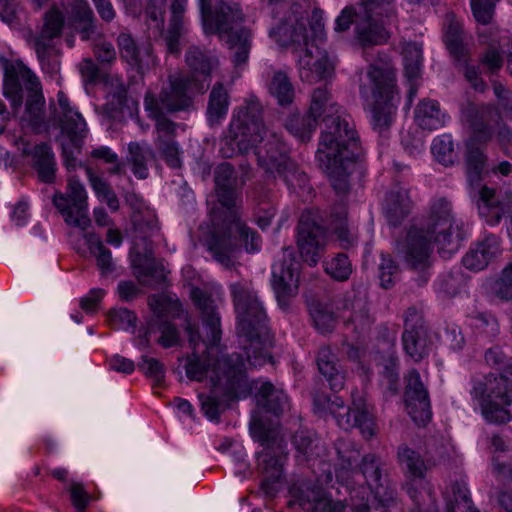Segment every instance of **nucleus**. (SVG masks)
I'll return each mask as SVG.
<instances>
[{"label": "nucleus", "mask_w": 512, "mask_h": 512, "mask_svg": "<svg viewBox=\"0 0 512 512\" xmlns=\"http://www.w3.org/2000/svg\"><path fill=\"white\" fill-rule=\"evenodd\" d=\"M317 127L316 120L308 112L304 116L292 114L285 121V128L302 142L309 141Z\"/></svg>", "instance_id": "obj_48"}, {"label": "nucleus", "mask_w": 512, "mask_h": 512, "mask_svg": "<svg viewBox=\"0 0 512 512\" xmlns=\"http://www.w3.org/2000/svg\"><path fill=\"white\" fill-rule=\"evenodd\" d=\"M65 18L61 11L52 8L46 12L44 24L40 34L35 38V51L42 69L49 73H54L59 69V63L54 58L56 49L52 40L61 35L64 27Z\"/></svg>", "instance_id": "obj_21"}, {"label": "nucleus", "mask_w": 512, "mask_h": 512, "mask_svg": "<svg viewBox=\"0 0 512 512\" xmlns=\"http://www.w3.org/2000/svg\"><path fill=\"white\" fill-rule=\"evenodd\" d=\"M402 345L406 355L415 362L422 361L432 351L431 332L422 312L415 307H409L404 313Z\"/></svg>", "instance_id": "obj_17"}, {"label": "nucleus", "mask_w": 512, "mask_h": 512, "mask_svg": "<svg viewBox=\"0 0 512 512\" xmlns=\"http://www.w3.org/2000/svg\"><path fill=\"white\" fill-rule=\"evenodd\" d=\"M83 239L89 249V252L96 260V266L100 270L102 277L111 275L116 265L112 257V252L108 249L101 238L93 232L83 233Z\"/></svg>", "instance_id": "obj_38"}, {"label": "nucleus", "mask_w": 512, "mask_h": 512, "mask_svg": "<svg viewBox=\"0 0 512 512\" xmlns=\"http://www.w3.org/2000/svg\"><path fill=\"white\" fill-rule=\"evenodd\" d=\"M310 315L316 329L320 333L331 332L335 326V318L331 311L321 304H314L310 308Z\"/></svg>", "instance_id": "obj_61"}, {"label": "nucleus", "mask_w": 512, "mask_h": 512, "mask_svg": "<svg viewBox=\"0 0 512 512\" xmlns=\"http://www.w3.org/2000/svg\"><path fill=\"white\" fill-rule=\"evenodd\" d=\"M214 181L221 208L212 211V231L207 245L217 262L231 268L234 265L232 255L239 248V241L248 253H255L262 247V238L242 220L237 206L246 179L239 178L234 167L225 162L215 168Z\"/></svg>", "instance_id": "obj_2"}, {"label": "nucleus", "mask_w": 512, "mask_h": 512, "mask_svg": "<svg viewBox=\"0 0 512 512\" xmlns=\"http://www.w3.org/2000/svg\"><path fill=\"white\" fill-rule=\"evenodd\" d=\"M411 201L407 189L396 187L385 199V216L391 226L399 225L410 213Z\"/></svg>", "instance_id": "obj_34"}, {"label": "nucleus", "mask_w": 512, "mask_h": 512, "mask_svg": "<svg viewBox=\"0 0 512 512\" xmlns=\"http://www.w3.org/2000/svg\"><path fill=\"white\" fill-rule=\"evenodd\" d=\"M403 61L406 76L412 80L420 75L422 67V45L417 42H408L403 48Z\"/></svg>", "instance_id": "obj_52"}, {"label": "nucleus", "mask_w": 512, "mask_h": 512, "mask_svg": "<svg viewBox=\"0 0 512 512\" xmlns=\"http://www.w3.org/2000/svg\"><path fill=\"white\" fill-rule=\"evenodd\" d=\"M268 89L279 105L286 106L293 102L295 96L294 87L283 71H276L273 74Z\"/></svg>", "instance_id": "obj_49"}, {"label": "nucleus", "mask_w": 512, "mask_h": 512, "mask_svg": "<svg viewBox=\"0 0 512 512\" xmlns=\"http://www.w3.org/2000/svg\"><path fill=\"white\" fill-rule=\"evenodd\" d=\"M154 145L161 158L166 162V164L169 167L173 169H178L182 166V161L180 157L181 149L178 142L172 144L161 143Z\"/></svg>", "instance_id": "obj_64"}, {"label": "nucleus", "mask_w": 512, "mask_h": 512, "mask_svg": "<svg viewBox=\"0 0 512 512\" xmlns=\"http://www.w3.org/2000/svg\"><path fill=\"white\" fill-rule=\"evenodd\" d=\"M59 107L61 109V130L70 139V145H63V158L66 167L75 169L76 159L70 148L79 149L82 139L87 134V125L82 115L70 104L68 97L63 93L57 94Z\"/></svg>", "instance_id": "obj_20"}, {"label": "nucleus", "mask_w": 512, "mask_h": 512, "mask_svg": "<svg viewBox=\"0 0 512 512\" xmlns=\"http://www.w3.org/2000/svg\"><path fill=\"white\" fill-rule=\"evenodd\" d=\"M327 244V230L318 221L316 213H302L298 223L297 246L301 258L309 266L318 264Z\"/></svg>", "instance_id": "obj_16"}, {"label": "nucleus", "mask_w": 512, "mask_h": 512, "mask_svg": "<svg viewBox=\"0 0 512 512\" xmlns=\"http://www.w3.org/2000/svg\"><path fill=\"white\" fill-rule=\"evenodd\" d=\"M30 155L39 179L44 183L54 182L56 162L52 148L46 143H40L33 148Z\"/></svg>", "instance_id": "obj_39"}, {"label": "nucleus", "mask_w": 512, "mask_h": 512, "mask_svg": "<svg viewBox=\"0 0 512 512\" xmlns=\"http://www.w3.org/2000/svg\"><path fill=\"white\" fill-rule=\"evenodd\" d=\"M477 207L487 224L497 225L512 210V193H497L493 188L482 186L478 192Z\"/></svg>", "instance_id": "obj_24"}, {"label": "nucleus", "mask_w": 512, "mask_h": 512, "mask_svg": "<svg viewBox=\"0 0 512 512\" xmlns=\"http://www.w3.org/2000/svg\"><path fill=\"white\" fill-rule=\"evenodd\" d=\"M498 0H471L473 16L478 23L489 24L494 16Z\"/></svg>", "instance_id": "obj_62"}, {"label": "nucleus", "mask_w": 512, "mask_h": 512, "mask_svg": "<svg viewBox=\"0 0 512 512\" xmlns=\"http://www.w3.org/2000/svg\"><path fill=\"white\" fill-rule=\"evenodd\" d=\"M500 238L486 235L472 246L462 258L463 265L472 271H481L500 254Z\"/></svg>", "instance_id": "obj_27"}, {"label": "nucleus", "mask_w": 512, "mask_h": 512, "mask_svg": "<svg viewBox=\"0 0 512 512\" xmlns=\"http://www.w3.org/2000/svg\"><path fill=\"white\" fill-rule=\"evenodd\" d=\"M464 238V223L454 218L451 203L439 198L432 202L426 224L411 227L397 249L408 267L424 270L430 265L433 244L445 256L455 252Z\"/></svg>", "instance_id": "obj_4"}, {"label": "nucleus", "mask_w": 512, "mask_h": 512, "mask_svg": "<svg viewBox=\"0 0 512 512\" xmlns=\"http://www.w3.org/2000/svg\"><path fill=\"white\" fill-rule=\"evenodd\" d=\"M281 178L289 190L296 191L305 189L308 186V177L306 173L301 171L296 163L290 160L283 168L276 174V178Z\"/></svg>", "instance_id": "obj_56"}, {"label": "nucleus", "mask_w": 512, "mask_h": 512, "mask_svg": "<svg viewBox=\"0 0 512 512\" xmlns=\"http://www.w3.org/2000/svg\"><path fill=\"white\" fill-rule=\"evenodd\" d=\"M405 381L404 401L407 413L417 425H426L432 418L427 386L416 369L409 370Z\"/></svg>", "instance_id": "obj_22"}, {"label": "nucleus", "mask_w": 512, "mask_h": 512, "mask_svg": "<svg viewBox=\"0 0 512 512\" xmlns=\"http://www.w3.org/2000/svg\"><path fill=\"white\" fill-rule=\"evenodd\" d=\"M329 227L336 235V239L342 248L349 249L356 244L357 237L355 232L349 227L347 208L344 204L336 205L331 210Z\"/></svg>", "instance_id": "obj_37"}, {"label": "nucleus", "mask_w": 512, "mask_h": 512, "mask_svg": "<svg viewBox=\"0 0 512 512\" xmlns=\"http://www.w3.org/2000/svg\"><path fill=\"white\" fill-rule=\"evenodd\" d=\"M3 67V93L14 109L21 107L26 95L27 111L37 116L44 105L42 86L37 75L21 60L1 57Z\"/></svg>", "instance_id": "obj_10"}, {"label": "nucleus", "mask_w": 512, "mask_h": 512, "mask_svg": "<svg viewBox=\"0 0 512 512\" xmlns=\"http://www.w3.org/2000/svg\"><path fill=\"white\" fill-rule=\"evenodd\" d=\"M431 152L435 159L445 166H451L457 160V152L450 134H442L434 138Z\"/></svg>", "instance_id": "obj_50"}, {"label": "nucleus", "mask_w": 512, "mask_h": 512, "mask_svg": "<svg viewBox=\"0 0 512 512\" xmlns=\"http://www.w3.org/2000/svg\"><path fill=\"white\" fill-rule=\"evenodd\" d=\"M155 159V153L146 142H130L128 144L127 163L131 165L134 176L146 179L149 176V163Z\"/></svg>", "instance_id": "obj_36"}, {"label": "nucleus", "mask_w": 512, "mask_h": 512, "mask_svg": "<svg viewBox=\"0 0 512 512\" xmlns=\"http://www.w3.org/2000/svg\"><path fill=\"white\" fill-rule=\"evenodd\" d=\"M463 285V277L459 272L442 274L436 283L437 292L445 298L456 296Z\"/></svg>", "instance_id": "obj_60"}, {"label": "nucleus", "mask_w": 512, "mask_h": 512, "mask_svg": "<svg viewBox=\"0 0 512 512\" xmlns=\"http://www.w3.org/2000/svg\"><path fill=\"white\" fill-rule=\"evenodd\" d=\"M455 65L463 72L466 80L470 83V85L479 91H483L485 84L483 79L480 76L479 67L476 65H471L468 63V53H465L463 57V61L454 60Z\"/></svg>", "instance_id": "obj_63"}, {"label": "nucleus", "mask_w": 512, "mask_h": 512, "mask_svg": "<svg viewBox=\"0 0 512 512\" xmlns=\"http://www.w3.org/2000/svg\"><path fill=\"white\" fill-rule=\"evenodd\" d=\"M185 62L191 71L189 76H195L210 85L212 72L219 66V59L211 50L191 46L185 53Z\"/></svg>", "instance_id": "obj_28"}, {"label": "nucleus", "mask_w": 512, "mask_h": 512, "mask_svg": "<svg viewBox=\"0 0 512 512\" xmlns=\"http://www.w3.org/2000/svg\"><path fill=\"white\" fill-rule=\"evenodd\" d=\"M203 29L206 34H218L229 50L232 62L239 66L248 61L252 47V32L241 27L232 29L230 25L243 20V12L238 4L225 0H197Z\"/></svg>", "instance_id": "obj_6"}, {"label": "nucleus", "mask_w": 512, "mask_h": 512, "mask_svg": "<svg viewBox=\"0 0 512 512\" xmlns=\"http://www.w3.org/2000/svg\"><path fill=\"white\" fill-rule=\"evenodd\" d=\"M298 268L299 263L295 259L294 250L291 247H284L282 259L272 266V287L282 308L287 307L298 293Z\"/></svg>", "instance_id": "obj_19"}, {"label": "nucleus", "mask_w": 512, "mask_h": 512, "mask_svg": "<svg viewBox=\"0 0 512 512\" xmlns=\"http://www.w3.org/2000/svg\"><path fill=\"white\" fill-rule=\"evenodd\" d=\"M85 171L97 197L101 201L106 202L112 211H117L119 208V201L110 185L102 178L94 175L89 167H86Z\"/></svg>", "instance_id": "obj_54"}, {"label": "nucleus", "mask_w": 512, "mask_h": 512, "mask_svg": "<svg viewBox=\"0 0 512 512\" xmlns=\"http://www.w3.org/2000/svg\"><path fill=\"white\" fill-rule=\"evenodd\" d=\"M462 117L472 131L470 139L486 145L494 134L491 123L499 118V113L491 104L468 103L462 108Z\"/></svg>", "instance_id": "obj_23"}, {"label": "nucleus", "mask_w": 512, "mask_h": 512, "mask_svg": "<svg viewBox=\"0 0 512 512\" xmlns=\"http://www.w3.org/2000/svg\"><path fill=\"white\" fill-rule=\"evenodd\" d=\"M192 298L196 306L202 311L203 324L207 330L208 343L206 350L218 345L221 340V321L214 300L199 288L192 290Z\"/></svg>", "instance_id": "obj_26"}, {"label": "nucleus", "mask_w": 512, "mask_h": 512, "mask_svg": "<svg viewBox=\"0 0 512 512\" xmlns=\"http://www.w3.org/2000/svg\"><path fill=\"white\" fill-rule=\"evenodd\" d=\"M116 44L120 58L139 72L157 64V58L153 54L151 45H139L132 34L127 31H122L117 36Z\"/></svg>", "instance_id": "obj_25"}, {"label": "nucleus", "mask_w": 512, "mask_h": 512, "mask_svg": "<svg viewBox=\"0 0 512 512\" xmlns=\"http://www.w3.org/2000/svg\"><path fill=\"white\" fill-rule=\"evenodd\" d=\"M306 18H290L288 21L273 27L269 36L280 46L294 47L297 54V67L300 79L303 82L314 84L330 77L334 71V63L328 52L321 47L324 25L316 19L310 24L313 38L310 39L306 27Z\"/></svg>", "instance_id": "obj_5"}, {"label": "nucleus", "mask_w": 512, "mask_h": 512, "mask_svg": "<svg viewBox=\"0 0 512 512\" xmlns=\"http://www.w3.org/2000/svg\"><path fill=\"white\" fill-rule=\"evenodd\" d=\"M313 404L316 413L321 416L331 414L337 425L344 430L359 428L365 438H370L375 433L373 416L365 405L360 406L354 403L356 407L351 409L345 405L341 397L331 398L325 394L315 395Z\"/></svg>", "instance_id": "obj_15"}, {"label": "nucleus", "mask_w": 512, "mask_h": 512, "mask_svg": "<svg viewBox=\"0 0 512 512\" xmlns=\"http://www.w3.org/2000/svg\"><path fill=\"white\" fill-rule=\"evenodd\" d=\"M414 119L420 128L432 131L444 127L450 117L441 110L438 101L425 98L417 104Z\"/></svg>", "instance_id": "obj_31"}, {"label": "nucleus", "mask_w": 512, "mask_h": 512, "mask_svg": "<svg viewBox=\"0 0 512 512\" xmlns=\"http://www.w3.org/2000/svg\"><path fill=\"white\" fill-rule=\"evenodd\" d=\"M69 22L81 35L82 40H89L95 33V17L87 0H73L69 11Z\"/></svg>", "instance_id": "obj_35"}, {"label": "nucleus", "mask_w": 512, "mask_h": 512, "mask_svg": "<svg viewBox=\"0 0 512 512\" xmlns=\"http://www.w3.org/2000/svg\"><path fill=\"white\" fill-rule=\"evenodd\" d=\"M308 114L317 124L319 120L325 123L316 160L335 192L344 196L350 191L352 176L362 169L359 161L362 148L354 121L326 87L312 90Z\"/></svg>", "instance_id": "obj_1"}, {"label": "nucleus", "mask_w": 512, "mask_h": 512, "mask_svg": "<svg viewBox=\"0 0 512 512\" xmlns=\"http://www.w3.org/2000/svg\"><path fill=\"white\" fill-rule=\"evenodd\" d=\"M53 204L62 215L65 223L85 231L91 220L87 214V193L78 179L69 178L66 195L56 193Z\"/></svg>", "instance_id": "obj_18"}, {"label": "nucleus", "mask_w": 512, "mask_h": 512, "mask_svg": "<svg viewBox=\"0 0 512 512\" xmlns=\"http://www.w3.org/2000/svg\"><path fill=\"white\" fill-rule=\"evenodd\" d=\"M477 140L469 139L466 143V173L469 183H478L482 179V173L487 163L484 148L479 146Z\"/></svg>", "instance_id": "obj_41"}, {"label": "nucleus", "mask_w": 512, "mask_h": 512, "mask_svg": "<svg viewBox=\"0 0 512 512\" xmlns=\"http://www.w3.org/2000/svg\"><path fill=\"white\" fill-rule=\"evenodd\" d=\"M451 492L452 497L448 494L445 495L446 512H456V509H460L461 506H463L467 512H479L472 507L469 491L464 484L454 483L451 486Z\"/></svg>", "instance_id": "obj_55"}, {"label": "nucleus", "mask_w": 512, "mask_h": 512, "mask_svg": "<svg viewBox=\"0 0 512 512\" xmlns=\"http://www.w3.org/2000/svg\"><path fill=\"white\" fill-rule=\"evenodd\" d=\"M155 120V138L154 144L175 143L177 142V130L183 125L176 123L166 116L150 117Z\"/></svg>", "instance_id": "obj_57"}, {"label": "nucleus", "mask_w": 512, "mask_h": 512, "mask_svg": "<svg viewBox=\"0 0 512 512\" xmlns=\"http://www.w3.org/2000/svg\"><path fill=\"white\" fill-rule=\"evenodd\" d=\"M469 323L474 332L488 340L494 339L500 333L497 316L490 311H474L469 315Z\"/></svg>", "instance_id": "obj_45"}, {"label": "nucleus", "mask_w": 512, "mask_h": 512, "mask_svg": "<svg viewBox=\"0 0 512 512\" xmlns=\"http://www.w3.org/2000/svg\"><path fill=\"white\" fill-rule=\"evenodd\" d=\"M150 331L160 333L157 341L164 348L176 346L180 341L179 332L175 325L160 316L151 320Z\"/></svg>", "instance_id": "obj_53"}, {"label": "nucleus", "mask_w": 512, "mask_h": 512, "mask_svg": "<svg viewBox=\"0 0 512 512\" xmlns=\"http://www.w3.org/2000/svg\"><path fill=\"white\" fill-rule=\"evenodd\" d=\"M237 315V334L250 342L245 347L247 363L251 367L262 366L270 360L269 353L259 348L258 338L266 328L267 315L257 293L248 282L229 285Z\"/></svg>", "instance_id": "obj_7"}, {"label": "nucleus", "mask_w": 512, "mask_h": 512, "mask_svg": "<svg viewBox=\"0 0 512 512\" xmlns=\"http://www.w3.org/2000/svg\"><path fill=\"white\" fill-rule=\"evenodd\" d=\"M398 460L407 476L413 480H422L425 475L426 466L421 455L406 445L398 448Z\"/></svg>", "instance_id": "obj_46"}, {"label": "nucleus", "mask_w": 512, "mask_h": 512, "mask_svg": "<svg viewBox=\"0 0 512 512\" xmlns=\"http://www.w3.org/2000/svg\"><path fill=\"white\" fill-rule=\"evenodd\" d=\"M462 25L452 14H447L444 23V42L454 60L463 61L466 48L463 45Z\"/></svg>", "instance_id": "obj_42"}, {"label": "nucleus", "mask_w": 512, "mask_h": 512, "mask_svg": "<svg viewBox=\"0 0 512 512\" xmlns=\"http://www.w3.org/2000/svg\"><path fill=\"white\" fill-rule=\"evenodd\" d=\"M208 88L205 81L195 76L175 73L168 76L167 84L163 85L158 95L146 92L144 107L148 117L165 116L166 114L187 111L193 106V96L203 94Z\"/></svg>", "instance_id": "obj_9"}, {"label": "nucleus", "mask_w": 512, "mask_h": 512, "mask_svg": "<svg viewBox=\"0 0 512 512\" xmlns=\"http://www.w3.org/2000/svg\"><path fill=\"white\" fill-rule=\"evenodd\" d=\"M282 457L275 456L269 451L258 453V469L263 475L261 489L267 496H274L277 491V484L282 476Z\"/></svg>", "instance_id": "obj_30"}, {"label": "nucleus", "mask_w": 512, "mask_h": 512, "mask_svg": "<svg viewBox=\"0 0 512 512\" xmlns=\"http://www.w3.org/2000/svg\"><path fill=\"white\" fill-rule=\"evenodd\" d=\"M229 356L230 355L222 356L217 359L213 365H211L208 356H205L204 359H202L199 356L198 351H193L187 360L186 375L189 379L195 381H202L207 376L211 379V376L214 374L213 372H215L218 367L219 361Z\"/></svg>", "instance_id": "obj_47"}, {"label": "nucleus", "mask_w": 512, "mask_h": 512, "mask_svg": "<svg viewBox=\"0 0 512 512\" xmlns=\"http://www.w3.org/2000/svg\"><path fill=\"white\" fill-rule=\"evenodd\" d=\"M325 271L335 280L345 281L352 273V265L346 254L339 253L325 263Z\"/></svg>", "instance_id": "obj_59"}, {"label": "nucleus", "mask_w": 512, "mask_h": 512, "mask_svg": "<svg viewBox=\"0 0 512 512\" xmlns=\"http://www.w3.org/2000/svg\"><path fill=\"white\" fill-rule=\"evenodd\" d=\"M230 105V95L222 82H216L210 93L206 118L210 127L218 126L226 118Z\"/></svg>", "instance_id": "obj_33"}, {"label": "nucleus", "mask_w": 512, "mask_h": 512, "mask_svg": "<svg viewBox=\"0 0 512 512\" xmlns=\"http://www.w3.org/2000/svg\"><path fill=\"white\" fill-rule=\"evenodd\" d=\"M293 445L302 457V460L310 461L323 455L325 450L321 440L309 430H299L293 436Z\"/></svg>", "instance_id": "obj_43"}, {"label": "nucleus", "mask_w": 512, "mask_h": 512, "mask_svg": "<svg viewBox=\"0 0 512 512\" xmlns=\"http://www.w3.org/2000/svg\"><path fill=\"white\" fill-rule=\"evenodd\" d=\"M313 404L316 413L321 416L331 414L337 425L344 430L359 428L365 438H370L375 433L373 416L365 405L360 406L354 403L356 407L351 409L345 405L341 397L331 398L325 394L315 395Z\"/></svg>", "instance_id": "obj_14"}, {"label": "nucleus", "mask_w": 512, "mask_h": 512, "mask_svg": "<svg viewBox=\"0 0 512 512\" xmlns=\"http://www.w3.org/2000/svg\"><path fill=\"white\" fill-rule=\"evenodd\" d=\"M132 267L139 279L151 278L156 282H160L165 277L163 266L147 255H135L132 258Z\"/></svg>", "instance_id": "obj_51"}, {"label": "nucleus", "mask_w": 512, "mask_h": 512, "mask_svg": "<svg viewBox=\"0 0 512 512\" xmlns=\"http://www.w3.org/2000/svg\"><path fill=\"white\" fill-rule=\"evenodd\" d=\"M225 143L230 146V151L222 148L225 157L253 151L258 165L274 178L291 160L286 144L277 134L267 131L263 122V106L254 95L248 96L244 105L237 109Z\"/></svg>", "instance_id": "obj_3"}, {"label": "nucleus", "mask_w": 512, "mask_h": 512, "mask_svg": "<svg viewBox=\"0 0 512 512\" xmlns=\"http://www.w3.org/2000/svg\"><path fill=\"white\" fill-rule=\"evenodd\" d=\"M187 0H173L171 4V17L169 27L164 33V41L167 52L178 56L181 52L180 37L184 32L183 15L186 10Z\"/></svg>", "instance_id": "obj_32"}, {"label": "nucleus", "mask_w": 512, "mask_h": 512, "mask_svg": "<svg viewBox=\"0 0 512 512\" xmlns=\"http://www.w3.org/2000/svg\"><path fill=\"white\" fill-rule=\"evenodd\" d=\"M470 394L480 400L481 414L493 424L512 421V380L503 375L488 374L472 380Z\"/></svg>", "instance_id": "obj_11"}, {"label": "nucleus", "mask_w": 512, "mask_h": 512, "mask_svg": "<svg viewBox=\"0 0 512 512\" xmlns=\"http://www.w3.org/2000/svg\"><path fill=\"white\" fill-rule=\"evenodd\" d=\"M246 369L244 357L239 353H232L219 361L211 376L209 394L199 395L201 410L210 421H218L230 402L248 395Z\"/></svg>", "instance_id": "obj_8"}, {"label": "nucleus", "mask_w": 512, "mask_h": 512, "mask_svg": "<svg viewBox=\"0 0 512 512\" xmlns=\"http://www.w3.org/2000/svg\"><path fill=\"white\" fill-rule=\"evenodd\" d=\"M362 17L356 22V37L362 46L382 45L388 42L387 26L396 18L394 0H363Z\"/></svg>", "instance_id": "obj_12"}, {"label": "nucleus", "mask_w": 512, "mask_h": 512, "mask_svg": "<svg viewBox=\"0 0 512 512\" xmlns=\"http://www.w3.org/2000/svg\"><path fill=\"white\" fill-rule=\"evenodd\" d=\"M316 364L320 374L326 379L332 391L338 392L343 389L345 371L330 347L323 346L319 349Z\"/></svg>", "instance_id": "obj_29"}, {"label": "nucleus", "mask_w": 512, "mask_h": 512, "mask_svg": "<svg viewBox=\"0 0 512 512\" xmlns=\"http://www.w3.org/2000/svg\"><path fill=\"white\" fill-rule=\"evenodd\" d=\"M345 325L351 328L357 334L367 332L373 322L369 313V308L363 298H355L351 302V311L349 315H343Z\"/></svg>", "instance_id": "obj_44"}, {"label": "nucleus", "mask_w": 512, "mask_h": 512, "mask_svg": "<svg viewBox=\"0 0 512 512\" xmlns=\"http://www.w3.org/2000/svg\"><path fill=\"white\" fill-rule=\"evenodd\" d=\"M256 400L258 406L275 415L283 413L289 406L287 395L282 390L276 389L270 382L261 384Z\"/></svg>", "instance_id": "obj_40"}, {"label": "nucleus", "mask_w": 512, "mask_h": 512, "mask_svg": "<svg viewBox=\"0 0 512 512\" xmlns=\"http://www.w3.org/2000/svg\"><path fill=\"white\" fill-rule=\"evenodd\" d=\"M399 266L395 263L389 254L381 253V261L379 264L380 285L384 289L394 286L399 277Z\"/></svg>", "instance_id": "obj_58"}, {"label": "nucleus", "mask_w": 512, "mask_h": 512, "mask_svg": "<svg viewBox=\"0 0 512 512\" xmlns=\"http://www.w3.org/2000/svg\"><path fill=\"white\" fill-rule=\"evenodd\" d=\"M367 75L373 84L371 125L375 131L383 133L391 126L399 102L395 76L390 70L375 65L369 67Z\"/></svg>", "instance_id": "obj_13"}]
</instances>
